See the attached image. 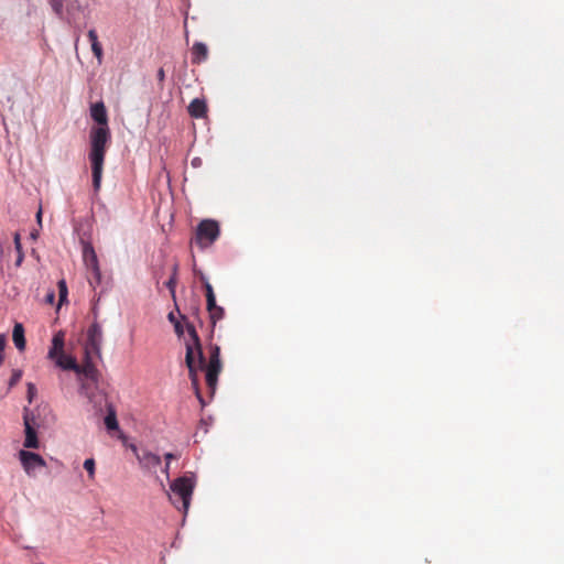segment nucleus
<instances>
[{"label": "nucleus", "instance_id": "1", "mask_svg": "<svg viewBox=\"0 0 564 564\" xmlns=\"http://www.w3.org/2000/svg\"><path fill=\"white\" fill-rule=\"evenodd\" d=\"M109 127H94L89 133L90 150L89 162L91 165L93 186L95 192L100 189L105 156L110 142Z\"/></svg>", "mask_w": 564, "mask_h": 564}, {"label": "nucleus", "instance_id": "2", "mask_svg": "<svg viewBox=\"0 0 564 564\" xmlns=\"http://www.w3.org/2000/svg\"><path fill=\"white\" fill-rule=\"evenodd\" d=\"M186 330H187V334L189 335L192 341L186 343L185 364L188 368V376L191 379V383L195 390L196 397L198 398L200 403L204 404V401H203V398H202V394L199 391L197 369H196L195 360H194V350H196V352H197V358H198L200 367H203L205 365V356H204L200 339L195 329V326L193 324H186Z\"/></svg>", "mask_w": 564, "mask_h": 564}, {"label": "nucleus", "instance_id": "3", "mask_svg": "<svg viewBox=\"0 0 564 564\" xmlns=\"http://www.w3.org/2000/svg\"><path fill=\"white\" fill-rule=\"evenodd\" d=\"M171 502L177 508L182 509L184 513L187 512L193 490H194V481L186 477H178L171 482Z\"/></svg>", "mask_w": 564, "mask_h": 564}, {"label": "nucleus", "instance_id": "4", "mask_svg": "<svg viewBox=\"0 0 564 564\" xmlns=\"http://www.w3.org/2000/svg\"><path fill=\"white\" fill-rule=\"evenodd\" d=\"M220 227L214 219H203L196 227L193 241L200 248L210 247L219 237Z\"/></svg>", "mask_w": 564, "mask_h": 564}, {"label": "nucleus", "instance_id": "5", "mask_svg": "<svg viewBox=\"0 0 564 564\" xmlns=\"http://www.w3.org/2000/svg\"><path fill=\"white\" fill-rule=\"evenodd\" d=\"M104 341V334L101 325L95 321L87 329V338L85 344V354L95 355L101 358V346Z\"/></svg>", "mask_w": 564, "mask_h": 564}, {"label": "nucleus", "instance_id": "6", "mask_svg": "<svg viewBox=\"0 0 564 564\" xmlns=\"http://www.w3.org/2000/svg\"><path fill=\"white\" fill-rule=\"evenodd\" d=\"M84 262L88 270V282L95 289L101 282V272L99 269L97 254L91 246L84 248Z\"/></svg>", "mask_w": 564, "mask_h": 564}, {"label": "nucleus", "instance_id": "7", "mask_svg": "<svg viewBox=\"0 0 564 564\" xmlns=\"http://www.w3.org/2000/svg\"><path fill=\"white\" fill-rule=\"evenodd\" d=\"M19 459L24 471L30 477H35L37 469L46 467V462L41 455L25 449L19 452Z\"/></svg>", "mask_w": 564, "mask_h": 564}, {"label": "nucleus", "instance_id": "8", "mask_svg": "<svg viewBox=\"0 0 564 564\" xmlns=\"http://www.w3.org/2000/svg\"><path fill=\"white\" fill-rule=\"evenodd\" d=\"M23 423L25 433L23 446L25 448L37 449L40 447V441L35 430L36 421L31 411L26 408L23 411Z\"/></svg>", "mask_w": 564, "mask_h": 564}, {"label": "nucleus", "instance_id": "9", "mask_svg": "<svg viewBox=\"0 0 564 564\" xmlns=\"http://www.w3.org/2000/svg\"><path fill=\"white\" fill-rule=\"evenodd\" d=\"M131 451L134 453L142 469L148 471H156V468L161 465V457L148 449H143L139 453L135 445H130Z\"/></svg>", "mask_w": 564, "mask_h": 564}, {"label": "nucleus", "instance_id": "10", "mask_svg": "<svg viewBox=\"0 0 564 564\" xmlns=\"http://www.w3.org/2000/svg\"><path fill=\"white\" fill-rule=\"evenodd\" d=\"M95 355H86L82 365H78L77 370L75 371L77 375L84 376L86 379L97 382L99 378V371L96 365L93 361Z\"/></svg>", "mask_w": 564, "mask_h": 564}, {"label": "nucleus", "instance_id": "11", "mask_svg": "<svg viewBox=\"0 0 564 564\" xmlns=\"http://www.w3.org/2000/svg\"><path fill=\"white\" fill-rule=\"evenodd\" d=\"M221 368H223V366H208L206 364L203 367H200V365L198 364V367H196L197 371L199 369L200 370L205 369L206 384H207L212 395L215 393L217 382H218V376L221 371Z\"/></svg>", "mask_w": 564, "mask_h": 564}, {"label": "nucleus", "instance_id": "12", "mask_svg": "<svg viewBox=\"0 0 564 564\" xmlns=\"http://www.w3.org/2000/svg\"><path fill=\"white\" fill-rule=\"evenodd\" d=\"M90 116L98 123V127H108L107 110L102 101L91 105Z\"/></svg>", "mask_w": 564, "mask_h": 564}, {"label": "nucleus", "instance_id": "13", "mask_svg": "<svg viewBox=\"0 0 564 564\" xmlns=\"http://www.w3.org/2000/svg\"><path fill=\"white\" fill-rule=\"evenodd\" d=\"M208 57V47L202 42L194 43L192 47V63L199 65Z\"/></svg>", "mask_w": 564, "mask_h": 564}, {"label": "nucleus", "instance_id": "14", "mask_svg": "<svg viewBox=\"0 0 564 564\" xmlns=\"http://www.w3.org/2000/svg\"><path fill=\"white\" fill-rule=\"evenodd\" d=\"M59 354H64V333L58 332L54 335L52 339V347L48 350V358L54 360L59 356Z\"/></svg>", "mask_w": 564, "mask_h": 564}, {"label": "nucleus", "instance_id": "15", "mask_svg": "<svg viewBox=\"0 0 564 564\" xmlns=\"http://www.w3.org/2000/svg\"><path fill=\"white\" fill-rule=\"evenodd\" d=\"M188 113L193 118H204L207 112V105L205 100L195 98L188 105Z\"/></svg>", "mask_w": 564, "mask_h": 564}, {"label": "nucleus", "instance_id": "16", "mask_svg": "<svg viewBox=\"0 0 564 564\" xmlns=\"http://www.w3.org/2000/svg\"><path fill=\"white\" fill-rule=\"evenodd\" d=\"M87 35H88V39H89V42L91 45V51H93L94 55L96 56L98 64H101L102 57H104V52H102V46L98 41L97 32L95 30H89Z\"/></svg>", "mask_w": 564, "mask_h": 564}, {"label": "nucleus", "instance_id": "17", "mask_svg": "<svg viewBox=\"0 0 564 564\" xmlns=\"http://www.w3.org/2000/svg\"><path fill=\"white\" fill-rule=\"evenodd\" d=\"M12 340L15 347L23 351L25 349V337H24V327L21 323H15L12 332Z\"/></svg>", "mask_w": 564, "mask_h": 564}, {"label": "nucleus", "instance_id": "18", "mask_svg": "<svg viewBox=\"0 0 564 564\" xmlns=\"http://www.w3.org/2000/svg\"><path fill=\"white\" fill-rule=\"evenodd\" d=\"M107 415L105 416V425L108 431H117L119 429V423L117 420V412L115 406L111 403L106 404Z\"/></svg>", "mask_w": 564, "mask_h": 564}, {"label": "nucleus", "instance_id": "19", "mask_svg": "<svg viewBox=\"0 0 564 564\" xmlns=\"http://www.w3.org/2000/svg\"><path fill=\"white\" fill-rule=\"evenodd\" d=\"M56 365L64 370H73L76 371L78 368V364L75 358L67 356L65 354H59L57 358L54 359Z\"/></svg>", "mask_w": 564, "mask_h": 564}, {"label": "nucleus", "instance_id": "20", "mask_svg": "<svg viewBox=\"0 0 564 564\" xmlns=\"http://www.w3.org/2000/svg\"><path fill=\"white\" fill-rule=\"evenodd\" d=\"M177 272H178V264L174 263L173 269H172V275L165 282V286L170 290L173 299H175V288L177 284Z\"/></svg>", "mask_w": 564, "mask_h": 564}, {"label": "nucleus", "instance_id": "21", "mask_svg": "<svg viewBox=\"0 0 564 564\" xmlns=\"http://www.w3.org/2000/svg\"><path fill=\"white\" fill-rule=\"evenodd\" d=\"M208 366H223L220 360V348L217 345L209 347V361Z\"/></svg>", "mask_w": 564, "mask_h": 564}, {"label": "nucleus", "instance_id": "22", "mask_svg": "<svg viewBox=\"0 0 564 564\" xmlns=\"http://www.w3.org/2000/svg\"><path fill=\"white\" fill-rule=\"evenodd\" d=\"M225 316V310L221 306H217L213 310V312H209V317L213 326L216 325V323L220 319H223Z\"/></svg>", "mask_w": 564, "mask_h": 564}, {"label": "nucleus", "instance_id": "23", "mask_svg": "<svg viewBox=\"0 0 564 564\" xmlns=\"http://www.w3.org/2000/svg\"><path fill=\"white\" fill-rule=\"evenodd\" d=\"M199 279L204 285L206 299L215 297L214 289H213L212 284L208 282V280L206 279V276L203 273H200Z\"/></svg>", "mask_w": 564, "mask_h": 564}, {"label": "nucleus", "instance_id": "24", "mask_svg": "<svg viewBox=\"0 0 564 564\" xmlns=\"http://www.w3.org/2000/svg\"><path fill=\"white\" fill-rule=\"evenodd\" d=\"M22 375H23L22 370H20V369H14L12 371V375H11V378H10L9 384H8L9 386L8 390L12 389L13 387H15L19 383V381L22 378Z\"/></svg>", "mask_w": 564, "mask_h": 564}, {"label": "nucleus", "instance_id": "25", "mask_svg": "<svg viewBox=\"0 0 564 564\" xmlns=\"http://www.w3.org/2000/svg\"><path fill=\"white\" fill-rule=\"evenodd\" d=\"M57 288H58V295H59V304H63L67 297V285H66L65 280L58 281Z\"/></svg>", "mask_w": 564, "mask_h": 564}, {"label": "nucleus", "instance_id": "26", "mask_svg": "<svg viewBox=\"0 0 564 564\" xmlns=\"http://www.w3.org/2000/svg\"><path fill=\"white\" fill-rule=\"evenodd\" d=\"M84 468L87 470L90 479L95 477V460L93 458H87L84 462Z\"/></svg>", "mask_w": 564, "mask_h": 564}, {"label": "nucleus", "instance_id": "27", "mask_svg": "<svg viewBox=\"0 0 564 564\" xmlns=\"http://www.w3.org/2000/svg\"><path fill=\"white\" fill-rule=\"evenodd\" d=\"M36 394V387L34 383L29 382L28 383V400L31 403L33 401V398Z\"/></svg>", "mask_w": 564, "mask_h": 564}, {"label": "nucleus", "instance_id": "28", "mask_svg": "<svg viewBox=\"0 0 564 564\" xmlns=\"http://www.w3.org/2000/svg\"><path fill=\"white\" fill-rule=\"evenodd\" d=\"M52 8L56 14L62 15L63 4L59 0H51Z\"/></svg>", "mask_w": 564, "mask_h": 564}, {"label": "nucleus", "instance_id": "29", "mask_svg": "<svg viewBox=\"0 0 564 564\" xmlns=\"http://www.w3.org/2000/svg\"><path fill=\"white\" fill-rule=\"evenodd\" d=\"M218 305L216 303V296L215 297H210V299H206V308L209 312H213L214 308H216Z\"/></svg>", "mask_w": 564, "mask_h": 564}, {"label": "nucleus", "instance_id": "30", "mask_svg": "<svg viewBox=\"0 0 564 564\" xmlns=\"http://www.w3.org/2000/svg\"><path fill=\"white\" fill-rule=\"evenodd\" d=\"M14 247H15L17 252L21 253L22 245H21V238H20V234L19 232L14 234Z\"/></svg>", "mask_w": 564, "mask_h": 564}, {"label": "nucleus", "instance_id": "31", "mask_svg": "<svg viewBox=\"0 0 564 564\" xmlns=\"http://www.w3.org/2000/svg\"><path fill=\"white\" fill-rule=\"evenodd\" d=\"M174 330L177 336H182L184 334V328L180 321H175Z\"/></svg>", "mask_w": 564, "mask_h": 564}, {"label": "nucleus", "instance_id": "32", "mask_svg": "<svg viewBox=\"0 0 564 564\" xmlns=\"http://www.w3.org/2000/svg\"><path fill=\"white\" fill-rule=\"evenodd\" d=\"M6 343H7L6 335L0 334V354H3Z\"/></svg>", "mask_w": 564, "mask_h": 564}, {"label": "nucleus", "instance_id": "33", "mask_svg": "<svg viewBox=\"0 0 564 564\" xmlns=\"http://www.w3.org/2000/svg\"><path fill=\"white\" fill-rule=\"evenodd\" d=\"M178 457H180V455H176L174 453H166L164 455L165 462H169L170 464H171L172 459H177Z\"/></svg>", "mask_w": 564, "mask_h": 564}, {"label": "nucleus", "instance_id": "34", "mask_svg": "<svg viewBox=\"0 0 564 564\" xmlns=\"http://www.w3.org/2000/svg\"><path fill=\"white\" fill-rule=\"evenodd\" d=\"M164 78H165L164 69H163V68H160V69L158 70V79H159L160 82H163V80H164Z\"/></svg>", "mask_w": 564, "mask_h": 564}, {"label": "nucleus", "instance_id": "35", "mask_svg": "<svg viewBox=\"0 0 564 564\" xmlns=\"http://www.w3.org/2000/svg\"><path fill=\"white\" fill-rule=\"evenodd\" d=\"M170 463L165 462V466L163 468V473L166 475V478H170Z\"/></svg>", "mask_w": 564, "mask_h": 564}, {"label": "nucleus", "instance_id": "36", "mask_svg": "<svg viewBox=\"0 0 564 564\" xmlns=\"http://www.w3.org/2000/svg\"><path fill=\"white\" fill-rule=\"evenodd\" d=\"M167 318H169V321H170L173 325H175V321H178V319L175 317L174 313H172V312L169 314Z\"/></svg>", "mask_w": 564, "mask_h": 564}, {"label": "nucleus", "instance_id": "37", "mask_svg": "<svg viewBox=\"0 0 564 564\" xmlns=\"http://www.w3.org/2000/svg\"><path fill=\"white\" fill-rule=\"evenodd\" d=\"M18 260H17V264L19 265L21 262H22V259H23V253H18Z\"/></svg>", "mask_w": 564, "mask_h": 564}, {"label": "nucleus", "instance_id": "38", "mask_svg": "<svg viewBox=\"0 0 564 564\" xmlns=\"http://www.w3.org/2000/svg\"><path fill=\"white\" fill-rule=\"evenodd\" d=\"M41 218H42V210L40 209L36 214V219L39 223L41 221Z\"/></svg>", "mask_w": 564, "mask_h": 564}, {"label": "nucleus", "instance_id": "39", "mask_svg": "<svg viewBox=\"0 0 564 564\" xmlns=\"http://www.w3.org/2000/svg\"><path fill=\"white\" fill-rule=\"evenodd\" d=\"M93 313L95 315V319L97 318V313H98V310L96 307L93 308Z\"/></svg>", "mask_w": 564, "mask_h": 564}, {"label": "nucleus", "instance_id": "40", "mask_svg": "<svg viewBox=\"0 0 564 564\" xmlns=\"http://www.w3.org/2000/svg\"><path fill=\"white\" fill-rule=\"evenodd\" d=\"M53 299H54V294H50V295L47 296V301H50V302H52V301H53Z\"/></svg>", "mask_w": 564, "mask_h": 564}, {"label": "nucleus", "instance_id": "41", "mask_svg": "<svg viewBox=\"0 0 564 564\" xmlns=\"http://www.w3.org/2000/svg\"><path fill=\"white\" fill-rule=\"evenodd\" d=\"M3 360H4V355L0 354V365H2Z\"/></svg>", "mask_w": 564, "mask_h": 564}]
</instances>
